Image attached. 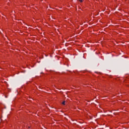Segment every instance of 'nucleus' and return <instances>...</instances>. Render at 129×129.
<instances>
[{
    "label": "nucleus",
    "instance_id": "obj_1",
    "mask_svg": "<svg viewBox=\"0 0 129 129\" xmlns=\"http://www.w3.org/2000/svg\"><path fill=\"white\" fill-rule=\"evenodd\" d=\"M62 104H63V105H65V101L62 102Z\"/></svg>",
    "mask_w": 129,
    "mask_h": 129
},
{
    "label": "nucleus",
    "instance_id": "obj_2",
    "mask_svg": "<svg viewBox=\"0 0 129 129\" xmlns=\"http://www.w3.org/2000/svg\"><path fill=\"white\" fill-rule=\"evenodd\" d=\"M79 1V2H80V3H82L83 1L82 0H78Z\"/></svg>",
    "mask_w": 129,
    "mask_h": 129
},
{
    "label": "nucleus",
    "instance_id": "obj_3",
    "mask_svg": "<svg viewBox=\"0 0 129 129\" xmlns=\"http://www.w3.org/2000/svg\"><path fill=\"white\" fill-rule=\"evenodd\" d=\"M28 128H30V126H28Z\"/></svg>",
    "mask_w": 129,
    "mask_h": 129
}]
</instances>
